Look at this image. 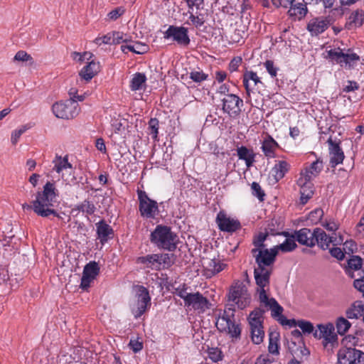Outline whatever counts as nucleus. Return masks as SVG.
Returning <instances> with one entry per match:
<instances>
[{"instance_id": "2eb2a0df", "label": "nucleus", "mask_w": 364, "mask_h": 364, "mask_svg": "<svg viewBox=\"0 0 364 364\" xmlns=\"http://www.w3.org/2000/svg\"><path fill=\"white\" fill-rule=\"evenodd\" d=\"M216 223L219 229L223 232H233L241 228L240 223L237 220L228 217L223 211L218 213Z\"/></svg>"}, {"instance_id": "4d7b16f0", "label": "nucleus", "mask_w": 364, "mask_h": 364, "mask_svg": "<svg viewBox=\"0 0 364 364\" xmlns=\"http://www.w3.org/2000/svg\"><path fill=\"white\" fill-rule=\"evenodd\" d=\"M124 13V9L122 7H117L110 12L108 13L107 16L109 19L112 21L117 20L119 16H121Z\"/></svg>"}, {"instance_id": "4c0bfd02", "label": "nucleus", "mask_w": 364, "mask_h": 364, "mask_svg": "<svg viewBox=\"0 0 364 364\" xmlns=\"http://www.w3.org/2000/svg\"><path fill=\"white\" fill-rule=\"evenodd\" d=\"M279 334L277 333L270 332L269 333V353L273 355L279 354Z\"/></svg>"}, {"instance_id": "774afa93", "label": "nucleus", "mask_w": 364, "mask_h": 364, "mask_svg": "<svg viewBox=\"0 0 364 364\" xmlns=\"http://www.w3.org/2000/svg\"><path fill=\"white\" fill-rule=\"evenodd\" d=\"M274 362L273 358H270L268 355H261L255 360V364H270Z\"/></svg>"}, {"instance_id": "052dcab7", "label": "nucleus", "mask_w": 364, "mask_h": 364, "mask_svg": "<svg viewBox=\"0 0 364 364\" xmlns=\"http://www.w3.org/2000/svg\"><path fill=\"white\" fill-rule=\"evenodd\" d=\"M264 67H265L266 70H267V72L269 73V74L272 77L277 76L278 68L274 66L273 61L269 60H267L264 63Z\"/></svg>"}, {"instance_id": "7ed1b4c3", "label": "nucleus", "mask_w": 364, "mask_h": 364, "mask_svg": "<svg viewBox=\"0 0 364 364\" xmlns=\"http://www.w3.org/2000/svg\"><path fill=\"white\" fill-rule=\"evenodd\" d=\"M255 262L257 264V267L255 268L254 276L256 284L258 286L257 291L259 296L262 290L266 292L265 287L269 285L272 269L269 267L272 266L274 262L273 261V257L264 258L259 254Z\"/></svg>"}, {"instance_id": "c03bdc74", "label": "nucleus", "mask_w": 364, "mask_h": 364, "mask_svg": "<svg viewBox=\"0 0 364 364\" xmlns=\"http://www.w3.org/2000/svg\"><path fill=\"white\" fill-rule=\"evenodd\" d=\"M30 127L28 124L22 125L17 129H15L12 132L11 136V142L13 145L16 144L21 136L25 133Z\"/></svg>"}, {"instance_id": "4be33fe9", "label": "nucleus", "mask_w": 364, "mask_h": 364, "mask_svg": "<svg viewBox=\"0 0 364 364\" xmlns=\"http://www.w3.org/2000/svg\"><path fill=\"white\" fill-rule=\"evenodd\" d=\"M242 82L245 88L247 99L250 97L251 92L255 87L259 84L262 85L260 77L257 75V73L252 70H246L244 73Z\"/></svg>"}, {"instance_id": "6ab92c4d", "label": "nucleus", "mask_w": 364, "mask_h": 364, "mask_svg": "<svg viewBox=\"0 0 364 364\" xmlns=\"http://www.w3.org/2000/svg\"><path fill=\"white\" fill-rule=\"evenodd\" d=\"M330 154V164L331 167H336L342 164L345 158L344 153L340 146V141H333L331 137L327 141Z\"/></svg>"}, {"instance_id": "f257e3e1", "label": "nucleus", "mask_w": 364, "mask_h": 364, "mask_svg": "<svg viewBox=\"0 0 364 364\" xmlns=\"http://www.w3.org/2000/svg\"><path fill=\"white\" fill-rule=\"evenodd\" d=\"M58 196V191L54 182L48 181L42 191H37L36 198L30 204L24 203L22 208L24 211L33 210L37 215L48 218L50 215L59 217L55 210V203Z\"/></svg>"}, {"instance_id": "72a5a7b5", "label": "nucleus", "mask_w": 364, "mask_h": 364, "mask_svg": "<svg viewBox=\"0 0 364 364\" xmlns=\"http://www.w3.org/2000/svg\"><path fill=\"white\" fill-rule=\"evenodd\" d=\"M159 254L147 255L146 256L137 258V263L143 264L147 268L152 269H159Z\"/></svg>"}, {"instance_id": "0eeeda50", "label": "nucleus", "mask_w": 364, "mask_h": 364, "mask_svg": "<svg viewBox=\"0 0 364 364\" xmlns=\"http://www.w3.org/2000/svg\"><path fill=\"white\" fill-rule=\"evenodd\" d=\"M52 110L56 117L70 119L78 114L80 109L76 102L66 100L53 104Z\"/></svg>"}, {"instance_id": "de8ad7c7", "label": "nucleus", "mask_w": 364, "mask_h": 364, "mask_svg": "<svg viewBox=\"0 0 364 364\" xmlns=\"http://www.w3.org/2000/svg\"><path fill=\"white\" fill-rule=\"evenodd\" d=\"M188 287L186 284H183L179 285L177 288L175 289L174 294H176L178 296L183 299L184 301V304L186 302V299H188L189 296V294L187 292Z\"/></svg>"}, {"instance_id": "c756f323", "label": "nucleus", "mask_w": 364, "mask_h": 364, "mask_svg": "<svg viewBox=\"0 0 364 364\" xmlns=\"http://www.w3.org/2000/svg\"><path fill=\"white\" fill-rule=\"evenodd\" d=\"M279 146L277 142L269 135H267L263 140L262 149L268 158L274 157V152L276 149Z\"/></svg>"}, {"instance_id": "bf43d9fd", "label": "nucleus", "mask_w": 364, "mask_h": 364, "mask_svg": "<svg viewBox=\"0 0 364 364\" xmlns=\"http://www.w3.org/2000/svg\"><path fill=\"white\" fill-rule=\"evenodd\" d=\"M189 19L191 21L192 23L197 28L202 26L205 23V20L203 15L195 16L194 14H191Z\"/></svg>"}, {"instance_id": "49530a36", "label": "nucleus", "mask_w": 364, "mask_h": 364, "mask_svg": "<svg viewBox=\"0 0 364 364\" xmlns=\"http://www.w3.org/2000/svg\"><path fill=\"white\" fill-rule=\"evenodd\" d=\"M297 326L301 329L304 333H314L315 331L312 323L305 320L297 321Z\"/></svg>"}, {"instance_id": "f704fd0d", "label": "nucleus", "mask_w": 364, "mask_h": 364, "mask_svg": "<svg viewBox=\"0 0 364 364\" xmlns=\"http://www.w3.org/2000/svg\"><path fill=\"white\" fill-rule=\"evenodd\" d=\"M363 314L364 305L361 301L354 302L346 311V316L349 319L358 318L363 316Z\"/></svg>"}, {"instance_id": "bb28decb", "label": "nucleus", "mask_w": 364, "mask_h": 364, "mask_svg": "<svg viewBox=\"0 0 364 364\" xmlns=\"http://www.w3.org/2000/svg\"><path fill=\"white\" fill-rule=\"evenodd\" d=\"M306 4L303 1L301 2H296L294 1L290 6L288 11V14L291 17H293L294 20H301L307 14V7Z\"/></svg>"}, {"instance_id": "a18cd8bd", "label": "nucleus", "mask_w": 364, "mask_h": 364, "mask_svg": "<svg viewBox=\"0 0 364 364\" xmlns=\"http://www.w3.org/2000/svg\"><path fill=\"white\" fill-rule=\"evenodd\" d=\"M159 122L156 118H151L149 122V129L150 130L149 134L152 136V138L155 140L157 139L159 133Z\"/></svg>"}, {"instance_id": "09e8293b", "label": "nucleus", "mask_w": 364, "mask_h": 364, "mask_svg": "<svg viewBox=\"0 0 364 364\" xmlns=\"http://www.w3.org/2000/svg\"><path fill=\"white\" fill-rule=\"evenodd\" d=\"M208 75L203 71L193 70L190 73V78L196 82H201L208 78Z\"/></svg>"}, {"instance_id": "7c9ffc66", "label": "nucleus", "mask_w": 364, "mask_h": 364, "mask_svg": "<svg viewBox=\"0 0 364 364\" xmlns=\"http://www.w3.org/2000/svg\"><path fill=\"white\" fill-rule=\"evenodd\" d=\"M289 167L290 165L285 161H279L275 164L272 169V173L276 182L284 178L288 172Z\"/></svg>"}, {"instance_id": "ea45409f", "label": "nucleus", "mask_w": 364, "mask_h": 364, "mask_svg": "<svg viewBox=\"0 0 364 364\" xmlns=\"http://www.w3.org/2000/svg\"><path fill=\"white\" fill-rule=\"evenodd\" d=\"M300 188L301 203L306 204L313 196V191L311 189V184L310 183H308L307 185H306L305 186H300Z\"/></svg>"}, {"instance_id": "c9c22d12", "label": "nucleus", "mask_w": 364, "mask_h": 364, "mask_svg": "<svg viewBox=\"0 0 364 364\" xmlns=\"http://www.w3.org/2000/svg\"><path fill=\"white\" fill-rule=\"evenodd\" d=\"M121 49L124 53L128 50L136 54H144L147 52L149 47L145 43L136 42L134 45L122 46Z\"/></svg>"}, {"instance_id": "3c124183", "label": "nucleus", "mask_w": 364, "mask_h": 364, "mask_svg": "<svg viewBox=\"0 0 364 364\" xmlns=\"http://www.w3.org/2000/svg\"><path fill=\"white\" fill-rule=\"evenodd\" d=\"M348 264L350 269L358 270L362 267V259L358 256H353L348 259Z\"/></svg>"}, {"instance_id": "603ef678", "label": "nucleus", "mask_w": 364, "mask_h": 364, "mask_svg": "<svg viewBox=\"0 0 364 364\" xmlns=\"http://www.w3.org/2000/svg\"><path fill=\"white\" fill-rule=\"evenodd\" d=\"M323 215V211L321 208H316L309 213V219L312 223H318L322 218Z\"/></svg>"}, {"instance_id": "cd10ccee", "label": "nucleus", "mask_w": 364, "mask_h": 364, "mask_svg": "<svg viewBox=\"0 0 364 364\" xmlns=\"http://www.w3.org/2000/svg\"><path fill=\"white\" fill-rule=\"evenodd\" d=\"M364 23V11L363 10H356L351 13L349 16L346 23V28L348 29H353L354 28L361 26Z\"/></svg>"}, {"instance_id": "dca6fc26", "label": "nucleus", "mask_w": 364, "mask_h": 364, "mask_svg": "<svg viewBox=\"0 0 364 364\" xmlns=\"http://www.w3.org/2000/svg\"><path fill=\"white\" fill-rule=\"evenodd\" d=\"M184 305L186 307H191L194 310L204 312L209 309L210 302L206 297L198 291L189 294V296Z\"/></svg>"}, {"instance_id": "473e14b6", "label": "nucleus", "mask_w": 364, "mask_h": 364, "mask_svg": "<svg viewBox=\"0 0 364 364\" xmlns=\"http://www.w3.org/2000/svg\"><path fill=\"white\" fill-rule=\"evenodd\" d=\"M53 164H54L53 170L58 173H60L68 168H73V165L68 161V155L64 157L56 155L53 161Z\"/></svg>"}, {"instance_id": "2f4dec72", "label": "nucleus", "mask_w": 364, "mask_h": 364, "mask_svg": "<svg viewBox=\"0 0 364 364\" xmlns=\"http://www.w3.org/2000/svg\"><path fill=\"white\" fill-rule=\"evenodd\" d=\"M237 154L240 159L245 161L247 168L252 166L255 161V154L252 149H249L246 146H242L240 147H237Z\"/></svg>"}, {"instance_id": "e2e57ef3", "label": "nucleus", "mask_w": 364, "mask_h": 364, "mask_svg": "<svg viewBox=\"0 0 364 364\" xmlns=\"http://www.w3.org/2000/svg\"><path fill=\"white\" fill-rule=\"evenodd\" d=\"M331 255L338 260H343L345 257L343 252L340 247H333L330 249Z\"/></svg>"}, {"instance_id": "79ce46f5", "label": "nucleus", "mask_w": 364, "mask_h": 364, "mask_svg": "<svg viewBox=\"0 0 364 364\" xmlns=\"http://www.w3.org/2000/svg\"><path fill=\"white\" fill-rule=\"evenodd\" d=\"M100 271L98 264L95 262H90L86 264L83 269V274H87V276H92L96 277Z\"/></svg>"}, {"instance_id": "393cba45", "label": "nucleus", "mask_w": 364, "mask_h": 364, "mask_svg": "<svg viewBox=\"0 0 364 364\" xmlns=\"http://www.w3.org/2000/svg\"><path fill=\"white\" fill-rule=\"evenodd\" d=\"M314 234H315L314 239L315 245L317 244L322 250L328 249L330 245L334 242L333 237L328 236L326 232L321 228H316L314 229Z\"/></svg>"}, {"instance_id": "ddd939ff", "label": "nucleus", "mask_w": 364, "mask_h": 364, "mask_svg": "<svg viewBox=\"0 0 364 364\" xmlns=\"http://www.w3.org/2000/svg\"><path fill=\"white\" fill-rule=\"evenodd\" d=\"M136 306L133 308L132 313L135 318H139L146 311L148 305L151 304V297L149 291L143 286L136 287Z\"/></svg>"}, {"instance_id": "8fccbe9b", "label": "nucleus", "mask_w": 364, "mask_h": 364, "mask_svg": "<svg viewBox=\"0 0 364 364\" xmlns=\"http://www.w3.org/2000/svg\"><path fill=\"white\" fill-rule=\"evenodd\" d=\"M251 188L252 191V195L258 198L260 201L264 200V197L265 196L264 191H262L260 185L257 182H253L251 186Z\"/></svg>"}, {"instance_id": "9d476101", "label": "nucleus", "mask_w": 364, "mask_h": 364, "mask_svg": "<svg viewBox=\"0 0 364 364\" xmlns=\"http://www.w3.org/2000/svg\"><path fill=\"white\" fill-rule=\"evenodd\" d=\"M328 56L332 60L348 68H353L360 60V57L356 53H345L341 50L331 49L328 51Z\"/></svg>"}, {"instance_id": "39448f33", "label": "nucleus", "mask_w": 364, "mask_h": 364, "mask_svg": "<svg viewBox=\"0 0 364 364\" xmlns=\"http://www.w3.org/2000/svg\"><path fill=\"white\" fill-rule=\"evenodd\" d=\"M264 314V310L257 308L250 314L248 317L251 338L255 344H260L264 337L262 325Z\"/></svg>"}, {"instance_id": "5701e85b", "label": "nucleus", "mask_w": 364, "mask_h": 364, "mask_svg": "<svg viewBox=\"0 0 364 364\" xmlns=\"http://www.w3.org/2000/svg\"><path fill=\"white\" fill-rule=\"evenodd\" d=\"M292 237L301 245H305L309 247L315 246L314 230L311 231L310 229L304 228L299 230L294 231Z\"/></svg>"}, {"instance_id": "a878e982", "label": "nucleus", "mask_w": 364, "mask_h": 364, "mask_svg": "<svg viewBox=\"0 0 364 364\" xmlns=\"http://www.w3.org/2000/svg\"><path fill=\"white\" fill-rule=\"evenodd\" d=\"M97 234L102 245L107 242L111 235H113L112 228L103 220L96 223Z\"/></svg>"}, {"instance_id": "20e7f679", "label": "nucleus", "mask_w": 364, "mask_h": 364, "mask_svg": "<svg viewBox=\"0 0 364 364\" xmlns=\"http://www.w3.org/2000/svg\"><path fill=\"white\" fill-rule=\"evenodd\" d=\"M235 309L228 307L220 314L216 321V327L220 332H225L232 338H239L241 329L235 321Z\"/></svg>"}, {"instance_id": "13d9d810", "label": "nucleus", "mask_w": 364, "mask_h": 364, "mask_svg": "<svg viewBox=\"0 0 364 364\" xmlns=\"http://www.w3.org/2000/svg\"><path fill=\"white\" fill-rule=\"evenodd\" d=\"M68 94L70 96L68 100L76 102V103H77V101L82 102L85 100V96L83 95H78L77 90L75 88H71Z\"/></svg>"}, {"instance_id": "a211bd4d", "label": "nucleus", "mask_w": 364, "mask_h": 364, "mask_svg": "<svg viewBox=\"0 0 364 364\" xmlns=\"http://www.w3.org/2000/svg\"><path fill=\"white\" fill-rule=\"evenodd\" d=\"M268 237L267 232H259V234L254 236L252 240V244L255 248L252 249L251 253L256 259L259 254L261 255L262 257H267L268 254H266L265 251H267L269 254L272 253V248H265L264 241Z\"/></svg>"}, {"instance_id": "f8f14e48", "label": "nucleus", "mask_w": 364, "mask_h": 364, "mask_svg": "<svg viewBox=\"0 0 364 364\" xmlns=\"http://www.w3.org/2000/svg\"><path fill=\"white\" fill-rule=\"evenodd\" d=\"M222 109L224 113L231 117L238 116L241 112V107L243 106V101L235 94L225 95L223 99Z\"/></svg>"}, {"instance_id": "9b49d317", "label": "nucleus", "mask_w": 364, "mask_h": 364, "mask_svg": "<svg viewBox=\"0 0 364 364\" xmlns=\"http://www.w3.org/2000/svg\"><path fill=\"white\" fill-rule=\"evenodd\" d=\"M188 32V28L183 26H169L164 33V38L165 39H172L178 45L187 46L191 41Z\"/></svg>"}, {"instance_id": "aec40b11", "label": "nucleus", "mask_w": 364, "mask_h": 364, "mask_svg": "<svg viewBox=\"0 0 364 364\" xmlns=\"http://www.w3.org/2000/svg\"><path fill=\"white\" fill-rule=\"evenodd\" d=\"M259 301L263 304L265 306L269 307L271 310V316L275 318L277 321L282 315L284 311L283 307L274 298H269L267 292L263 290L259 295Z\"/></svg>"}, {"instance_id": "1a4fd4ad", "label": "nucleus", "mask_w": 364, "mask_h": 364, "mask_svg": "<svg viewBox=\"0 0 364 364\" xmlns=\"http://www.w3.org/2000/svg\"><path fill=\"white\" fill-rule=\"evenodd\" d=\"M337 358L338 364H364V352L355 348H340Z\"/></svg>"}, {"instance_id": "423d86ee", "label": "nucleus", "mask_w": 364, "mask_h": 364, "mask_svg": "<svg viewBox=\"0 0 364 364\" xmlns=\"http://www.w3.org/2000/svg\"><path fill=\"white\" fill-rule=\"evenodd\" d=\"M228 298L240 309L246 308L251 301V296L246 285L240 280L234 282L230 287Z\"/></svg>"}, {"instance_id": "338daca9", "label": "nucleus", "mask_w": 364, "mask_h": 364, "mask_svg": "<svg viewBox=\"0 0 364 364\" xmlns=\"http://www.w3.org/2000/svg\"><path fill=\"white\" fill-rule=\"evenodd\" d=\"M129 346L134 353H138L142 349L143 344L139 341L131 339L129 343Z\"/></svg>"}, {"instance_id": "f3484780", "label": "nucleus", "mask_w": 364, "mask_h": 364, "mask_svg": "<svg viewBox=\"0 0 364 364\" xmlns=\"http://www.w3.org/2000/svg\"><path fill=\"white\" fill-rule=\"evenodd\" d=\"M334 330L332 323L319 324L317 326V329L314 332V336L317 339L323 338L324 346H326L327 343L335 342L337 340V336Z\"/></svg>"}, {"instance_id": "864d4df0", "label": "nucleus", "mask_w": 364, "mask_h": 364, "mask_svg": "<svg viewBox=\"0 0 364 364\" xmlns=\"http://www.w3.org/2000/svg\"><path fill=\"white\" fill-rule=\"evenodd\" d=\"M14 60L22 61V62H27V61L33 62V58L31 57V55L28 54L26 51L19 50L16 53V55L14 58Z\"/></svg>"}, {"instance_id": "6e6552de", "label": "nucleus", "mask_w": 364, "mask_h": 364, "mask_svg": "<svg viewBox=\"0 0 364 364\" xmlns=\"http://www.w3.org/2000/svg\"><path fill=\"white\" fill-rule=\"evenodd\" d=\"M137 195L139 202V210L141 215L146 218H154L159 212L157 202L151 199L144 191L138 190Z\"/></svg>"}, {"instance_id": "6e6d98bb", "label": "nucleus", "mask_w": 364, "mask_h": 364, "mask_svg": "<svg viewBox=\"0 0 364 364\" xmlns=\"http://www.w3.org/2000/svg\"><path fill=\"white\" fill-rule=\"evenodd\" d=\"M95 279V277L92 276H87V274H83L81 278L80 288L83 290H87L92 282Z\"/></svg>"}, {"instance_id": "c85d7f7f", "label": "nucleus", "mask_w": 364, "mask_h": 364, "mask_svg": "<svg viewBox=\"0 0 364 364\" xmlns=\"http://www.w3.org/2000/svg\"><path fill=\"white\" fill-rule=\"evenodd\" d=\"M100 70L99 63L90 61L80 72L81 77L87 81L90 80Z\"/></svg>"}, {"instance_id": "b1692460", "label": "nucleus", "mask_w": 364, "mask_h": 364, "mask_svg": "<svg viewBox=\"0 0 364 364\" xmlns=\"http://www.w3.org/2000/svg\"><path fill=\"white\" fill-rule=\"evenodd\" d=\"M295 240V238H294L291 235L290 238H287L283 243L272 247L271 254H269L267 251H265V252L266 254H268V257H273V261L275 262L276 257L279 250L283 252H289L293 251L297 247Z\"/></svg>"}, {"instance_id": "0e129e2a", "label": "nucleus", "mask_w": 364, "mask_h": 364, "mask_svg": "<svg viewBox=\"0 0 364 364\" xmlns=\"http://www.w3.org/2000/svg\"><path fill=\"white\" fill-rule=\"evenodd\" d=\"M242 58L241 57H235L229 64V70L230 72H235L237 70L238 67L242 63Z\"/></svg>"}, {"instance_id": "e433bc0d", "label": "nucleus", "mask_w": 364, "mask_h": 364, "mask_svg": "<svg viewBox=\"0 0 364 364\" xmlns=\"http://www.w3.org/2000/svg\"><path fill=\"white\" fill-rule=\"evenodd\" d=\"M75 210L86 213L87 215H91L94 214L96 210L95 204L89 200H85L80 204L77 205Z\"/></svg>"}, {"instance_id": "5fc2aeb1", "label": "nucleus", "mask_w": 364, "mask_h": 364, "mask_svg": "<svg viewBox=\"0 0 364 364\" xmlns=\"http://www.w3.org/2000/svg\"><path fill=\"white\" fill-rule=\"evenodd\" d=\"M112 44H119L121 42H127V39L124 38V34L119 31L110 33Z\"/></svg>"}, {"instance_id": "412c9836", "label": "nucleus", "mask_w": 364, "mask_h": 364, "mask_svg": "<svg viewBox=\"0 0 364 364\" xmlns=\"http://www.w3.org/2000/svg\"><path fill=\"white\" fill-rule=\"evenodd\" d=\"M331 24V19L328 17H317L309 21L307 30L311 36H318L324 32Z\"/></svg>"}, {"instance_id": "69168bd1", "label": "nucleus", "mask_w": 364, "mask_h": 364, "mask_svg": "<svg viewBox=\"0 0 364 364\" xmlns=\"http://www.w3.org/2000/svg\"><path fill=\"white\" fill-rule=\"evenodd\" d=\"M278 322L282 326H289V327L297 326V321L295 319H287L284 316L278 319Z\"/></svg>"}, {"instance_id": "680f3d73", "label": "nucleus", "mask_w": 364, "mask_h": 364, "mask_svg": "<svg viewBox=\"0 0 364 364\" xmlns=\"http://www.w3.org/2000/svg\"><path fill=\"white\" fill-rule=\"evenodd\" d=\"M94 43L98 46L102 44L112 45L110 33H108L102 37L96 38L94 41Z\"/></svg>"}, {"instance_id": "f03ea898", "label": "nucleus", "mask_w": 364, "mask_h": 364, "mask_svg": "<svg viewBox=\"0 0 364 364\" xmlns=\"http://www.w3.org/2000/svg\"><path fill=\"white\" fill-rule=\"evenodd\" d=\"M150 241L159 248L173 251L176 248L178 236L170 227L158 225L151 233Z\"/></svg>"}, {"instance_id": "37998d69", "label": "nucleus", "mask_w": 364, "mask_h": 364, "mask_svg": "<svg viewBox=\"0 0 364 364\" xmlns=\"http://www.w3.org/2000/svg\"><path fill=\"white\" fill-rule=\"evenodd\" d=\"M173 257V254H159L158 262L159 269H161V265H163L164 267H168L171 266L173 264V260L172 259Z\"/></svg>"}, {"instance_id": "4468645a", "label": "nucleus", "mask_w": 364, "mask_h": 364, "mask_svg": "<svg viewBox=\"0 0 364 364\" xmlns=\"http://www.w3.org/2000/svg\"><path fill=\"white\" fill-rule=\"evenodd\" d=\"M323 168V165L321 160L317 159L314 161L309 167L301 172V176L297 180V185L302 187L305 186L320 173Z\"/></svg>"}, {"instance_id": "58836bf2", "label": "nucleus", "mask_w": 364, "mask_h": 364, "mask_svg": "<svg viewBox=\"0 0 364 364\" xmlns=\"http://www.w3.org/2000/svg\"><path fill=\"white\" fill-rule=\"evenodd\" d=\"M146 80V77L144 73H137L134 74L130 83L132 90L136 91L140 90Z\"/></svg>"}, {"instance_id": "a19ab883", "label": "nucleus", "mask_w": 364, "mask_h": 364, "mask_svg": "<svg viewBox=\"0 0 364 364\" xmlns=\"http://www.w3.org/2000/svg\"><path fill=\"white\" fill-rule=\"evenodd\" d=\"M350 326V323L343 317H340L337 320L336 328L340 335H344L348 331Z\"/></svg>"}]
</instances>
